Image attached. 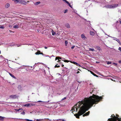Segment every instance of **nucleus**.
Returning a JSON list of instances; mask_svg holds the SVG:
<instances>
[{"mask_svg": "<svg viewBox=\"0 0 121 121\" xmlns=\"http://www.w3.org/2000/svg\"><path fill=\"white\" fill-rule=\"evenodd\" d=\"M103 98L102 96H99L98 95L93 94L92 96H91L89 98H85L84 99L77 103L72 108L71 111H72V112L73 113V112L75 111V108H76V111H77L78 109L79 108H78V105H80V104H81V102H84L83 103V104L85 103L86 102H88V105L91 107L94 104H97L100 101V100L102 99Z\"/></svg>", "mask_w": 121, "mask_h": 121, "instance_id": "1", "label": "nucleus"}, {"mask_svg": "<svg viewBox=\"0 0 121 121\" xmlns=\"http://www.w3.org/2000/svg\"><path fill=\"white\" fill-rule=\"evenodd\" d=\"M84 102H82L80 103V105H78V108H80L79 110L78 113H76L74 114L76 118H79V116L83 114L86 111V108L87 107H91L90 106L88 105V102H87L84 104H83Z\"/></svg>", "mask_w": 121, "mask_h": 121, "instance_id": "2", "label": "nucleus"}, {"mask_svg": "<svg viewBox=\"0 0 121 121\" xmlns=\"http://www.w3.org/2000/svg\"><path fill=\"white\" fill-rule=\"evenodd\" d=\"M118 117L119 115H117V116H115L114 114L112 115L111 117H113L108 119V121H121V119L119 118Z\"/></svg>", "mask_w": 121, "mask_h": 121, "instance_id": "3", "label": "nucleus"}, {"mask_svg": "<svg viewBox=\"0 0 121 121\" xmlns=\"http://www.w3.org/2000/svg\"><path fill=\"white\" fill-rule=\"evenodd\" d=\"M118 5L117 4H113L108 5H107L106 7L107 8H115L116 7H117Z\"/></svg>", "mask_w": 121, "mask_h": 121, "instance_id": "4", "label": "nucleus"}, {"mask_svg": "<svg viewBox=\"0 0 121 121\" xmlns=\"http://www.w3.org/2000/svg\"><path fill=\"white\" fill-rule=\"evenodd\" d=\"M29 1H28L27 2H29ZM19 3L23 4H26L27 3V2L26 1L24 0H19Z\"/></svg>", "mask_w": 121, "mask_h": 121, "instance_id": "5", "label": "nucleus"}, {"mask_svg": "<svg viewBox=\"0 0 121 121\" xmlns=\"http://www.w3.org/2000/svg\"><path fill=\"white\" fill-rule=\"evenodd\" d=\"M70 62H71L72 63H73L75 65H77L79 67H81V65L78 64V63H77L74 62V61H70Z\"/></svg>", "mask_w": 121, "mask_h": 121, "instance_id": "6", "label": "nucleus"}, {"mask_svg": "<svg viewBox=\"0 0 121 121\" xmlns=\"http://www.w3.org/2000/svg\"><path fill=\"white\" fill-rule=\"evenodd\" d=\"M9 97L10 98H12L13 99H15L17 97L16 95H10Z\"/></svg>", "mask_w": 121, "mask_h": 121, "instance_id": "7", "label": "nucleus"}, {"mask_svg": "<svg viewBox=\"0 0 121 121\" xmlns=\"http://www.w3.org/2000/svg\"><path fill=\"white\" fill-rule=\"evenodd\" d=\"M89 71H90V72L91 73V74H92L94 76H96L97 77H98V76L96 74L94 73L91 70H89Z\"/></svg>", "mask_w": 121, "mask_h": 121, "instance_id": "8", "label": "nucleus"}, {"mask_svg": "<svg viewBox=\"0 0 121 121\" xmlns=\"http://www.w3.org/2000/svg\"><path fill=\"white\" fill-rule=\"evenodd\" d=\"M90 113V112L89 111L88 112H86V113L84 114L83 115V117H84L85 116H88V115H89Z\"/></svg>", "mask_w": 121, "mask_h": 121, "instance_id": "9", "label": "nucleus"}, {"mask_svg": "<svg viewBox=\"0 0 121 121\" xmlns=\"http://www.w3.org/2000/svg\"><path fill=\"white\" fill-rule=\"evenodd\" d=\"M81 37L83 39H85L86 38L84 34H82V35Z\"/></svg>", "mask_w": 121, "mask_h": 121, "instance_id": "10", "label": "nucleus"}, {"mask_svg": "<svg viewBox=\"0 0 121 121\" xmlns=\"http://www.w3.org/2000/svg\"><path fill=\"white\" fill-rule=\"evenodd\" d=\"M17 88L19 90L21 91L22 90V86L21 85H19L18 86Z\"/></svg>", "mask_w": 121, "mask_h": 121, "instance_id": "11", "label": "nucleus"}, {"mask_svg": "<svg viewBox=\"0 0 121 121\" xmlns=\"http://www.w3.org/2000/svg\"><path fill=\"white\" fill-rule=\"evenodd\" d=\"M40 3H41V2H40L38 1V2H36L35 3H34V4L35 5V6L37 5H38L40 4Z\"/></svg>", "mask_w": 121, "mask_h": 121, "instance_id": "12", "label": "nucleus"}, {"mask_svg": "<svg viewBox=\"0 0 121 121\" xmlns=\"http://www.w3.org/2000/svg\"><path fill=\"white\" fill-rule=\"evenodd\" d=\"M40 51L39 50H38L37 51V52L35 53V54L36 55H39V54H40Z\"/></svg>", "mask_w": 121, "mask_h": 121, "instance_id": "13", "label": "nucleus"}, {"mask_svg": "<svg viewBox=\"0 0 121 121\" xmlns=\"http://www.w3.org/2000/svg\"><path fill=\"white\" fill-rule=\"evenodd\" d=\"M65 26L68 28H69L70 27L68 23H67L65 25Z\"/></svg>", "mask_w": 121, "mask_h": 121, "instance_id": "14", "label": "nucleus"}, {"mask_svg": "<svg viewBox=\"0 0 121 121\" xmlns=\"http://www.w3.org/2000/svg\"><path fill=\"white\" fill-rule=\"evenodd\" d=\"M10 5L9 3L5 5V8H8L9 7Z\"/></svg>", "mask_w": 121, "mask_h": 121, "instance_id": "15", "label": "nucleus"}, {"mask_svg": "<svg viewBox=\"0 0 121 121\" xmlns=\"http://www.w3.org/2000/svg\"><path fill=\"white\" fill-rule=\"evenodd\" d=\"M14 2L15 3H19V0H15Z\"/></svg>", "mask_w": 121, "mask_h": 121, "instance_id": "16", "label": "nucleus"}, {"mask_svg": "<svg viewBox=\"0 0 121 121\" xmlns=\"http://www.w3.org/2000/svg\"><path fill=\"white\" fill-rule=\"evenodd\" d=\"M52 35H54L56 34L55 32L52 30Z\"/></svg>", "mask_w": 121, "mask_h": 121, "instance_id": "17", "label": "nucleus"}, {"mask_svg": "<svg viewBox=\"0 0 121 121\" xmlns=\"http://www.w3.org/2000/svg\"><path fill=\"white\" fill-rule=\"evenodd\" d=\"M59 60L57 61V62H60V60H59V57H56L55 58V60Z\"/></svg>", "mask_w": 121, "mask_h": 121, "instance_id": "18", "label": "nucleus"}, {"mask_svg": "<svg viewBox=\"0 0 121 121\" xmlns=\"http://www.w3.org/2000/svg\"><path fill=\"white\" fill-rule=\"evenodd\" d=\"M9 74L10 75V76H11L13 78H16L15 77V76L13 75L12 74H11V73H9Z\"/></svg>", "mask_w": 121, "mask_h": 121, "instance_id": "19", "label": "nucleus"}, {"mask_svg": "<svg viewBox=\"0 0 121 121\" xmlns=\"http://www.w3.org/2000/svg\"><path fill=\"white\" fill-rule=\"evenodd\" d=\"M4 117H3L0 116V120L1 121H3Z\"/></svg>", "mask_w": 121, "mask_h": 121, "instance_id": "20", "label": "nucleus"}, {"mask_svg": "<svg viewBox=\"0 0 121 121\" xmlns=\"http://www.w3.org/2000/svg\"><path fill=\"white\" fill-rule=\"evenodd\" d=\"M115 40H116L120 44H121V43L119 40L117 39V38H116V39Z\"/></svg>", "mask_w": 121, "mask_h": 121, "instance_id": "21", "label": "nucleus"}, {"mask_svg": "<svg viewBox=\"0 0 121 121\" xmlns=\"http://www.w3.org/2000/svg\"><path fill=\"white\" fill-rule=\"evenodd\" d=\"M19 27V26L17 25H16L14 26L13 28H18Z\"/></svg>", "mask_w": 121, "mask_h": 121, "instance_id": "22", "label": "nucleus"}, {"mask_svg": "<svg viewBox=\"0 0 121 121\" xmlns=\"http://www.w3.org/2000/svg\"><path fill=\"white\" fill-rule=\"evenodd\" d=\"M90 33L91 35H94V33L92 31H90Z\"/></svg>", "mask_w": 121, "mask_h": 121, "instance_id": "23", "label": "nucleus"}, {"mask_svg": "<svg viewBox=\"0 0 121 121\" xmlns=\"http://www.w3.org/2000/svg\"><path fill=\"white\" fill-rule=\"evenodd\" d=\"M96 48L97 50H100L101 49V48H100L99 47V46H96Z\"/></svg>", "mask_w": 121, "mask_h": 121, "instance_id": "24", "label": "nucleus"}, {"mask_svg": "<svg viewBox=\"0 0 121 121\" xmlns=\"http://www.w3.org/2000/svg\"><path fill=\"white\" fill-rule=\"evenodd\" d=\"M22 110L23 109L22 108H19V109H15V110L16 111H19V110Z\"/></svg>", "mask_w": 121, "mask_h": 121, "instance_id": "25", "label": "nucleus"}, {"mask_svg": "<svg viewBox=\"0 0 121 121\" xmlns=\"http://www.w3.org/2000/svg\"><path fill=\"white\" fill-rule=\"evenodd\" d=\"M29 106H30V105L29 104H26L24 105V107H28Z\"/></svg>", "mask_w": 121, "mask_h": 121, "instance_id": "26", "label": "nucleus"}, {"mask_svg": "<svg viewBox=\"0 0 121 121\" xmlns=\"http://www.w3.org/2000/svg\"><path fill=\"white\" fill-rule=\"evenodd\" d=\"M89 51H94V50L93 48H89Z\"/></svg>", "mask_w": 121, "mask_h": 121, "instance_id": "27", "label": "nucleus"}, {"mask_svg": "<svg viewBox=\"0 0 121 121\" xmlns=\"http://www.w3.org/2000/svg\"><path fill=\"white\" fill-rule=\"evenodd\" d=\"M58 65L56 64V65H55L54 67L55 68H58V67H60V66L59 65L58 66L57 65Z\"/></svg>", "mask_w": 121, "mask_h": 121, "instance_id": "28", "label": "nucleus"}, {"mask_svg": "<svg viewBox=\"0 0 121 121\" xmlns=\"http://www.w3.org/2000/svg\"><path fill=\"white\" fill-rule=\"evenodd\" d=\"M64 1H65L66 3L68 4L69 3L68 1L66 0H63Z\"/></svg>", "mask_w": 121, "mask_h": 121, "instance_id": "29", "label": "nucleus"}, {"mask_svg": "<svg viewBox=\"0 0 121 121\" xmlns=\"http://www.w3.org/2000/svg\"><path fill=\"white\" fill-rule=\"evenodd\" d=\"M64 61L65 62H69V61H68L67 60H64Z\"/></svg>", "mask_w": 121, "mask_h": 121, "instance_id": "30", "label": "nucleus"}, {"mask_svg": "<svg viewBox=\"0 0 121 121\" xmlns=\"http://www.w3.org/2000/svg\"><path fill=\"white\" fill-rule=\"evenodd\" d=\"M68 42L67 41H65V45L66 46H67V44H68Z\"/></svg>", "mask_w": 121, "mask_h": 121, "instance_id": "31", "label": "nucleus"}, {"mask_svg": "<svg viewBox=\"0 0 121 121\" xmlns=\"http://www.w3.org/2000/svg\"><path fill=\"white\" fill-rule=\"evenodd\" d=\"M111 62L109 61H108L107 62V64L108 65L110 64H111Z\"/></svg>", "mask_w": 121, "mask_h": 121, "instance_id": "32", "label": "nucleus"}, {"mask_svg": "<svg viewBox=\"0 0 121 121\" xmlns=\"http://www.w3.org/2000/svg\"><path fill=\"white\" fill-rule=\"evenodd\" d=\"M68 11V10L67 9H65L64 12V13H66Z\"/></svg>", "mask_w": 121, "mask_h": 121, "instance_id": "33", "label": "nucleus"}, {"mask_svg": "<svg viewBox=\"0 0 121 121\" xmlns=\"http://www.w3.org/2000/svg\"><path fill=\"white\" fill-rule=\"evenodd\" d=\"M25 114V112L24 111H23V112H22L21 113V114H23V115H24Z\"/></svg>", "mask_w": 121, "mask_h": 121, "instance_id": "34", "label": "nucleus"}, {"mask_svg": "<svg viewBox=\"0 0 121 121\" xmlns=\"http://www.w3.org/2000/svg\"><path fill=\"white\" fill-rule=\"evenodd\" d=\"M68 5H69V6L71 8H72V7L71 6V5H70V3H69L68 4Z\"/></svg>", "mask_w": 121, "mask_h": 121, "instance_id": "35", "label": "nucleus"}, {"mask_svg": "<svg viewBox=\"0 0 121 121\" xmlns=\"http://www.w3.org/2000/svg\"><path fill=\"white\" fill-rule=\"evenodd\" d=\"M4 27L3 26H1L0 27V28L1 29H4Z\"/></svg>", "mask_w": 121, "mask_h": 121, "instance_id": "36", "label": "nucleus"}, {"mask_svg": "<svg viewBox=\"0 0 121 121\" xmlns=\"http://www.w3.org/2000/svg\"><path fill=\"white\" fill-rule=\"evenodd\" d=\"M75 46L74 45L73 46L71 47V49H73L75 47Z\"/></svg>", "mask_w": 121, "mask_h": 121, "instance_id": "37", "label": "nucleus"}, {"mask_svg": "<svg viewBox=\"0 0 121 121\" xmlns=\"http://www.w3.org/2000/svg\"><path fill=\"white\" fill-rule=\"evenodd\" d=\"M113 64H114V65L116 66H117V64L116 63H113Z\"/></svg>", "mask_w": 121, "mask_h": 121, "instance_id": "38", "label": "nucleus"}, {"mask_svg": "<svg viewBox=\"0 0 121 121\" xmlns=\"http://www.w3.org/2000/svg\"><path fill=\"white\" fill-rule=\"evenodd\" d=\"M30 104V106H33V105H34V104H31H31Z\"/></svg>", "mask_w": 121, "mask_h": 121, "instance_id": "39", "label": "nucleus"}, {"mask_svg": "<svg viewBox=\"0 0 121 121\" xmlns=\"http://www.w3.org/2000/svg\"><path fill=\"white\" fill-rule=\"evenodd\" d=\"M66 99V98L65 97L64 98L62 99H61V100L62 101L64 100L65 99Z\"/></svg>", "mask_w": 121, "mask_h": 121, "instance_id": "40", "label": "nucleus"}, {"mask_svg": "<svg viewBox=\"0 0 121 121\" xmlns=\"http://www.w3.org/2000/svg\"><path fill=\"white\" fill-rule=\"evenodd\" d=\"M118 50H120L121 52V48L119 47L118 48Z\"/></svg>", "mask_w": 121, "mask_h": 121, "instance_id": "41", "label": "nucleus"}, {"mask_svg": "<svg viewBox=\"0 0 121 121\" xmlns=\"http://www.w3.org/2000/svg\"><path fill=\"white\" fill-rule=\"evenodd\" d=\"M36 121H42L41 120H39L38 119H37L36 120Z\"/></svg>", "mask_w": 121, "mask_h": 121, "instance_id": "42", "label": "nucleus"}, {"mask_svg": "<svg viewBox=\"0 0 121 121\" xmlns=\"http://www.w3.org/2000/svg\"><path fill=\"white\" fill-rule=\"evenodd\" d=\"M43 53L42 52H40V54H42L43 55Z\"/></svg>", "mask_w": 121, "mask_h": 121, "instance_id": "43", "label": "nucleus"}, {"mask_svg": "<svg viewBox=\"0 0 121 121\" xmlns=\"http://www.w3.org/2000/svg\"><path fill=\"white\" fill-rule=\"evenodd\" d=\"M26 120L27 121H30V120H29L28 119H26Z\"/></svg>", "mask_w": 121, "mask_h": 121, "instance_id": "44", "label": "nucleus"}, {"mask_svg": "<svg viewBox=\"0 0 121 121\" xmlns=\"http://www.w3.org/2000/svg\"><path fill=\"white\" fill-rule=\"evenodd\" d=\"M38 102H43L39 100V101H38Z\"/></svg>", "mask_w": 121, "mask_h": 121, "instance_id": "45", "label": "nucleus"}, {"mask_svg": "<svg viewBox=\"0 0 121 121\" xmlns=\"http://www.w3.org/2000/svg\"><path fill=\"white\" fill-rule=\"evenodd\" d=\"M93 91V89H92V91L91 92H90V93L91 94H92V92Z\"/></svg>", "mask_w": 121, "mask_h": 121, "instance_id": "46", "label": "nucleus"}, {"mask_svg": "<svg viewBox=\"0 0 121 121\" xmlns=\"http://www.w3.org/2000/svg\"><path fill=\"white\" fill-rule=\"evenodd\" d=\"M119 62L120 63H121V60L119 61Z\"/></svg>", "mask_w": 121, "mask_h": 121, "instance_id": "47", "label": "nucleus"}, {"mask_svg": "<svg viewBox=\"0 0 121 121\" xmlns=\"http://www.w3.org/2000/svg\"><path fill=\"white\" fill-rule=\"evenodd\" d=\"M44 48L45 49H47V47H44Z\"/></svg>", "mask_w": 121, "mask_h": 121, "instance_id": "48", "label": "nucleus"}, {"mask_svg": "<svg viewBox=\"0 0 121 121\" xmlns=\"http://www.w3.org/2000/svg\"><path fill=\"white\" fill-rule=\"evenodd\" d=\"M79 72H80L79 71H78V72L77 73H79Z\"/></svg>", "mask_w": 121, "mask_h": 121, "instance_id": "49", "label": "nucleus"}, {"mask_svg": "<svg viewBox=\"0 0 121 121\" xmlns=\"http://www.w3.org/2000/svg\"><path fill=\"white\" fill-rule=\"evenodd\" d=\"M17 45V47H19V46H20V45H18H18Z\"/></svg>", "mask_w": 121, "mask_h": 121, "instance_id": "50", "label": "nucleus"}, {"mask_svg": "<svg viewBox=\"0 0 121 121\" xmlns=\"http://www.w3.org/2000/svg\"><path fill=\"white\" fill-rule=\"evenodd\" d=\"M60 59L61 60V57H59V60Z\"/></svg>", "mask_w": 121, "mask_h": 121, "instance_id": "51", "label": "nucleus"}, {"mask_svg": "<svg viewBox=\"0 0 121 121\" xmlns=\"http://www.w3.org/2000/svg\"><path fill=\"white\" fill-rule=\"evenodd\" d=\"M64 66V65H62V67H63Z\"/></svg>", "mask_w": 121, "mask_h": 121, "instance_id": "52", "label": "nucleus"}, {"mask_svg": "<svg viewBox=\"0 0 121 121\" xmlns=\"http://www.w3.org/2000/svg\"><path fill=\"white\" fill-rule=\"evenodd\" d=\"M37 31L38 32H39V30H37Z\"/></svg>", "mask_w": 121, "mask_h": 121, "instance_id": "53", "label": "nucleus"}, {"mask_svg": "<svg viewBox=\"0 0 121 121\" xmlns=\"http://www.w3.org/2000/svg\"><path fill=\"white\" fill-rule=\"evenodd\" d=\"M96 63H99V62H97Z\"/></svg>", "mask_w": 121, "mask_h": 121, "instance_id": "54", "label": "nucleus"}, {"mask_svg": "<svg viewBox=\"0 0 121 121\" xmlns=\"http://www.w3.org/2000/svg\"><path fill=\"white\" fill-rule=\"evenodd\" d=\"M78 69L81 71V70L79 69Z\"/></svg>", "mask_w": 121, "mask_h": 121, "instance_id": "55", "label": "nucleus"}, {"mask_svg": "<svg viewBox=\"0 0 121 121\" xmlns=\"http://www.w3.org/2000/svg\"><path fill=\"white\" fill-rule=\"evenodd\" d=\"M62 121H65L64 120H62Z\"/></svg>", "mask_w": 121, "mask_h": 121, "instance_id": "56", "label": "nucleus"}, {"mask_svg": "<svg viewBox=\"0 0 121 121\" xmlns=\"http://www.w3.org/2000/svg\"><path fill=\"white\" fill-rule=\"evenodd\" d=\"M30 121H32V120H30Z\"/></svg>", "mask_w": 121, "mask_h": 121, "instance_id": "57", "label": "nucleus"}, {"mask_svg": "<svg viewBox=\"0 0 121 121\" xmlns=\"http://www.w3.org/2000/svg\"><path fill=\"white\" fill-rule=\"evenodd\" d=\"M120 23L121 24V20L120 21Z\"/></svg>", "mask_w": 121, "mask_h": 121, "instance_id": "58", "label": "nucleus"}, {"mask_svg": "<svg viewBox=\"0 0 121 121\" xmlns=\"http://www.w3.org/2000/svg\"><path fill=\"white\" fill-rule=\"evenodd\" d=\"M1 52L0 51V54H1Z\"/></svg>", "mask_w": 121, "mask_h": 121, "instance_id": "59", "label": "nucleus"}, {"mask_svg": "<svg viewBox=\"0 0 121 121\" xmlns=\"http://www.w3.org/2000/svg\"><path fill=\"white\" fill-rule=\"evenodd\" d=\"M112 81H113V80H112Z\"/></svg>", "mask_w": 121, "mask_h": 121, "instance_id": "60", "label": "nucleus"}, {"mask_svg": "<svg viewBox=\"0 0 121 121\" xmlns=\"http://www.w3.org/2000/svg\"><path fill=\"white\" fill-rule=\"evenodd\" d=\"M13 1H14L15 0H12Z\"/></svg>", "mask_w": 121, "mask_h": 121, "instance_id": "61", "label": "nucleus"}, {"mask_svg": "<svg viewBox=\"0 0 121 121\" xmlns=\"http://www.w3.org/2000/svg\"><path fill=\"white\" fill-rule=\"evenodd\" d=\"M11 32V31L10 30H9Z\"/></svg>", "mask_w": 121, "mask_h": 121, "instance_id": "62", "label": "nucleus"}]
</instances>
